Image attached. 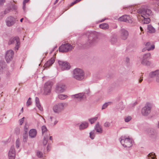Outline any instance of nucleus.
<instances>
[{
  "label": "nucleus",
  "instance_id": "obj_3",
  "mask_svg": "<svg viewBox=\"0 0 159 159\" xmlns=\"http://www.w3.org/2000/svg\"><path fill=\"white\" fill-rule=\"evenodd\" d=\"M120 141L124 147L129 148L132 145V139L129 137L122 136L120 139Z\"/></svg>",
  "mask_w": 159,
  "mask_h": 159
},
{
  "label": "nucleus",
  "instance_id": "obj_54",
  "mask_svg": "<svg viewBox=\"0 0 159 159\" xmlns=\"http://www.w3.org/2000/svg\"><path fill=\"white\" fill-rule=\"evenodd\" d=\"M54 119V117L52 116H50V120L52 122V119Z\"/></svg>",
  "mask_w": 159,
  "mask_h": 159
},
{
  "label": "nucleus",
  "instance_id": "obj_55",
  "mask_svg": "<svg viewBox=\"0 0 159 159\" xmlns=\"http://www.w3.org/2000/svg\"><path fill=\"white\" fill-rule=\"evenodd\" d=\"M156 127L157 128H159V121H158L157 123L156 124Z\"/></svg>",
  "mask_w": 159,
  "mask_h": 159
},
{
  "label": "nucleus",
  "instance_id": "obj_39",
  "mask_svg": "<svg viewBox=\"0 0 159 159\" xmlns=\"http://www.w3.org/2000/svg\"><path fill=\"white\" fill-rule=\"evenodd\" d=\"M30 0H23V7L22 8L24 10H25L26 9L25 7V4L26 3H27Z\"/></svg>",
  "mask_w": 159,
  "mask_h": 159
},
{
  "label": "nucleus",
  "instance_id": "obj_29",
  "mask_svg": "<svg viewBox=\"0 0 159 159\" xmlns=\"http://www.w3.org/2000/svg\"><path fill=\"white\" fill-rule=\"evenodd\" d=\"M99 27L103 30H106L108 29L109 26L106 23L101 24L99 25Z\"/></svg>",
  "mask_w": 159,
  "mask_h": 159
},
{
  "label": "nucleus",
  "instance_id": "obj_26",
  "mask_svg": "<svg viewBox=\"0 0 159 159\" xmlns=\"http://www.w3.org/2000/svg\"><path fill=\"white\" fill-rule=\"evenodd\" d=\"M148 32L152 34L156 32V30L151 25H148L147 26Z\"/></svg>",
  "mask_w": 159,
  "mask_h": 159
},
{
  "label": "nucleus",
  "instance_id": "obj_20",
  "mask_svg": "<svg viewBox=\"0 0 159 159\" xmlns=\"http://www.w3.org/2000/svg\"><path fill=\"white\" fill-rule=\"evenodd\" d=\"M84 93H80L71 96V98L79 100H81L84 98Z\"/></svg>",
  "mask_w": 159,
  "mask_h": 159
},
{
  "label": "nucleus",
  "instance_id": "obj_9",
  "mask_svg": "<svg viewBox=\"0 0 159 159\" xmlns=\"http://www.w3.org/2000/svg\"><path fill=\"white\" fill-rule=\"evenodd\" d=\"M14 52L11 50H7L6 52L5 58L7 63L9 62L13 59Z\"/></svg>",
  "mask_w": 159,
  "mask_h": 159
},
{
  "label": "nucleus",
  "instance_id": "obj_30",
  "mask_svg": "<svg viewBox=\"0 0 159 159\" xmlns=\"http://www.w3.org/2000/svg\"><path fill=\"white\" fill-rule=\"evenodd\" d=\"M10 9L11 10H16L18 9V7L15 4L14 2H13L11 4L10 7Z\"/></svg>",
  "mask_w": 159,
  "mask_h": 159
},
{
  "label": "nucleus",
  "instance_id": "obj_49",
  "mask_svg": "<svg viewBox=\"0 0 159 159\" xmlns=\"http://www.w3.org/2000/svg\"><path fill=\"white\" fill-rule=\"evenodd\" d=\"M35 102L36 105L40 103L39 99L38 97L35 98Z\"/></svg>",
  "mask_w": 159,
  "mask_h": 159
},
{
  "label": "nucleus",
  "instance_id": "obj_61",
  "mask_svg": "<svg viewBox=\"0 0 159 159\" xmlns=\"http://www.w3.org/2000/svg\"><path fill=\"white\" fill-rule=\"evenodd\" d=\"M58 122V121L57 120H55L54 122V124L55 125H56Z\"/></svg>",
  "mask_w": 159,
  "mask_h": 159
},
{
  "label": "nucleus",
  "instance_id": "obj_12",
  "mask_svg": "<svg viewBox=\"0 0 159 159\" xmlns=\"http://www.w3.org/2000/svg\"><path fill=\"white\" fill-rule=\"evenodd\" d=\"M150 78H156V82L159 83V70H157L150 72L149 74Z\"/></svg>",
  "mask_w": 159,
  "mask_h": 159
},
{
  "label": "nucleus",
  "instance_id": "obj_14",
  "mask_svg": "<svg viewBox=\"0 0 159 159\" xmlns=\"http://www.w3.org/2000/svg\"><path fill=\"white\" fill-rule=\"evenodd\" d=\"M10 42L11 44L16 43V45L15 48V50H17L19 48V46L20 44L19 39L18 37H15L11 38L10 39Z\"/></svg>",
  "mask_w": 159,
  "mask_h": 159
},
{
  "label": "nucleus",
  "instance_id": "obj_38",
  "mask_svg": "<svg viewBox=\"0 0 159 159\" xmlns=\"http://www.w3.org/2000/svg\"><path fill=\"white\" fill-rule=\"evenodd\" d=\"M132 119V117L130 116H128L125 117V121L126 122H128Z\"/></svg>",
  "mask_w": 159,
  "mask_h": 159
},
{
  "label": "nucleus",
  "instance_id": "obj_23",
  "mask_svg": "<svg viewBox=\"0 0 159 159\" xmlns=\"http://www.w3.org/2000/svg\"><path fill=\"white\" fill-rule=\"evenodd\" d=\"M95 130L96 132L99 134H101L102 132V126L99 125L98 122L97 123L94 127Z\"/></svg>",
  "mask_w": 159,
  "mask_h": 159
},
{
  "label": "nucleus",
  "instance_id": "obj_16",
  "mask_svg": "<svg viewBox=\"0 0 159 159\" xmlns=\"http://www.w3.org/2000/svg\"><path fill=\"white\" fill-rule=\"evenodd\" d=\"M145 47L142 50L143 52H144L146 50L148 51L153 50L155 48V46L153 44H151L150 42H147L145 45Z\"/></svg>",
  "mask_w": 159,
  "mask_h": 159
},
{
  "label": "nucleus",
  "instance_id": "obj_43",
  "mask_svg": "<svg viewBox=\"0 0 159 159\" xmlns=\"http://www.w3.org/2000/svg\"><path fill=\"white\" fill-rule=\"evenodd\" d=\"M32 103L31 101V98H29L27 101L26 102V105L27 106H29Z\"/></svg>",
  "mask_w": 159,
  "mask_h": 159
},
{
  "label": "nucleus",
  "instance_id": "obj_37",
  "mask_svg": "<svg viewBox=\"0 0 159 159\" xmlns=\"http://www.w3.org/2000/svg\"><path fill=\"white\" fill-rule=\"evenodd\" d=\"M41 129L42 134H43L44 133L46 132L47 131V129L46 126L45 125H43L41 127Z\"/></svg>",
  "mask_w": 159,
  "mask_h": 159
},
{
  "label": "nucleus",
  "instance_id": "obj_62",
  "mask_svg": "<svg viewBox=\"0 0 159 159\" xmlns=\"http://www.w3.org/2000/svg\"><path fill=\"white\" fill-rule=\"evenodd\" d=\"M49 140H52V136H51L49 137Z\"/></svg>",
  "mask_w": 159,
  "mask_h": 159
},
{
  "label": "nucleus",
  "instance_id": "obj_4",
  "mask_svg": "<svg viewBox=\"0 0 159 159\" xmlns=\"http://www.w3.org/2000/svg\"><path fill=\"white\" fill-rule=\"evenodd\" d=\"M152 107V104L149 103H147L141 109V114L145 116H148L151 113Z\"/></svg>",
  "mask_w": 159,
  "mask_h": 159
},
{
  "label": "nucleus",
  "instance_id": "obj_58",
  "mask_svg": "<svg viewBox=\"0 0 159 159\" xmlns=\"http://www.w3.org/2000/svg\"><path fill=\"white\" fill-rule=\"evenodd\" d=\"M140 29L141 31L142 32H143V28L141 26H140Z\"/></svg>",
  "mask_w": 159,
  "mask_h": 159
},
{
  "label": "nucleus",
  "instance_id": "obj_63",
  "mask_svg": "<svg viewBox=\"0 0 159 159\" xmlns=\"http://www.w3.org/2000/svg\"><path fill=\"white\" fill-rule=\"evenodd\" d=\"M157 9H158V10H159V2L158 3V4H157Z\"/></svg>",
  "mask_w": 159,
  "mask_h": 159
},
{
  "label": "nucleus",
  "instance_id": "obj_1",
  "mask_svg": "<svg viewBox=\"0 0 159 159\" xmlns=\"http://www.w3.org/2000/svg\"><path fill=\"white\" fill-rule=\"evenodd\" d=\"M72 77L78 81H82L85 78V73L82 69L79 68H76L73 71Z\"/></svg>",
  "mask_w": 159,
  "mask_h": 159
},
{
  "label": "nucleus",
  "instance_id": "obj_19",
  "mask_svg": "<svg viewBox=\"0 0 159 159\" xmlns=\"http://www.w3.org/2000/svg\"><path fill=\"white\" fill-rule=\"evenodd\" d=\"M120 37L123 40H125L127 38L128 35V32L125 30L122 29L120 31Z\"/></svg>",
  "mask_w": 159,
  "mask_h": 159
},
{
  "label": "nucleus",
  "instance_id": "obj_6",
  "mask_svg": "<svg viewBox=\"0 0 159 159\" xmlns=\"http://www.w3.org/2000/svg\"><path fill=\"white\" fill-rule=\"evenodd\" d=\"M73 47L70 44L66 43L62 45L59 48V51L61 52H66L71 50Z\"/></svg>",
  "mask_w": 159,
  "mask_h": 159
},
{
  "label": "nucleus",
  "instance_id": "obj_64",
  "mask_svg": "<svg viewBox=\"0 0 159 159\" xmlns=\"http://www.w3.org/2000/svg\"><path fill=\"white\" fill-rule=\"evenodd\" d=\"M24 19V18H21V19H20V21L21 22H23V20Z\"/></svg>",
  "mask_w": 159,
  "mask_h": 159
},
{
  "label": "nucleus",
  "instance_id": "obj_50",
  "mask_svg": "<svg viewBox=\"0 0 159 159\" xmlns=\"http://www.w3.org/2000/svg\"><path fill=\"white\" fill-rule=\"evenodd\" d=\"M28 125H27L25 124L24 126V128L25 133H27V131H28Z\"/></svg>",
  "mask_w": 159,
  "mask_h": 159
},
{
  "label": "nucleus",
  "instance_id": "obj_57",
  "mask_svg": "<svg viewBox=\"0 0 159 159\" xmlns=\"http://www.w3.org/2000/svg\"><path fill=\"white\" fill-rule=\"evenodd\" d=\"M59 0H56L54 3V5L56 4L58 1Z\"/></svg>",
  "mask_w": 159,
  "mask_h": 159
},
{
  "label": "nucleus",
  "instance_id": "obj_32",
  "mask_svg": "<svg viewBox=\"0 0 159 159\" xmlns=\"http://www.w3.org/2000/svg\"><path fill=\"white\" fill-rule=\"evenodd\" d=\"M96 132L95 130H92L89 133L90 137L92 139H94L95 135L96 134Z\"/></svg>",
  "mask_w": 159,
  "mask_h": 159
},
{
  "label": "nucleus",
  "instance_id": "obj_51",
  "mask_svg": "<svg viewBox=\"0 0 159 159\" xmlns=\"http://www.w3.org/2000/svg\"><path fill=\"white\" fill-rule=\"evenodd\" d=\"M5 2V0H0V6L2 5Z\"/></svg>",
  "mask_w": 159,
  "mask_h": 159
},
{
  "label": "nucleus",
  "instance_id": "obj_41",
  "mask_svg": "<svg viewBox=\"0 0 159 159\" xmlns=\"http://www.w3.org/2000/svg\"><path fill=\"white\" fill-rule=\"evenodd\" d=\"M125 8L127 9H129L131 10H133L134 9H136V7L135 6H129L127 7H125V8Z\"/></svg>",
  "mask_w": 159,
  "mask_h": 159
},
{
  "label": "nucleus",
  "instance_id": "obj_34",
  "mask_svg": "<svg viewBox=\"0 0 159 159\" xmlns=\"http://www.w3.org/2000/svg\"><path fill=\"white\" fill-rule=\"evenodd\" d=\"M98 117H95L93 118L89 119V121L90 122L91 124H92L94 123L98 119Z\"/></svg>",
  "mask_w": 159,
  "mask_h": 159
},
{
  "label": "nucleus",
  "instance_id": "obj_11",
  "mask_svg": "<svg viewBox=\"0 0 159 159\" xmlns=\"http://www.w3.org/2000/svg\"><path fill=\"white\" fill-rule=\"evenodd\" d=\"M147 134L149 137L151 139H155L157 136V132L155 129L150 128L147 131Z\"/></svg>",
  "mask_w": 159,
  "mask_h": 159
},
{
  "label": "nucleus",
  "instance_id": "obj_47",
  "mask_svg": "<svg viewBox=\"0 0 159 159\" xmlns=\"http://www.w3.org/2000/svg\"><path fill=\"white\" fill-rule=\"evenodd\" d=\"M23 136L24 138L23 141H26L28 137L26 133H25V134H24Z\"/></svg>",
  "mask_w": 159,
  "mask_h": 159
},
{
  "label": "nucleus",
  "instance_id": "obj_17",
  "mask_svg": "<svg viewBox=\"0 0 159 159\" xmlns=\"http://www.w3.org/2000/svg\"><path fill=\"white\" fill-rule=\"evenodd\" d=\"M138 13H140L141 17L149 18L152 14L151 11H138Z\"/></svg>",
  "mask_w": 159,
  "mask_h": 159
},
{
  "label": "nucleus",
  "instance_id": "obj_5",
  "mask_svg": "<svg viewBox=\"0 0 159 159\" xmlns=\"http://www.w3.org/2000/svg\"><path fill=\"white\" fill-rule=\"evenodd\" d=\"M150 57L151 54L149 53L144 54L141 59V63L144 65L150 66L151 63L149 60L150 59Z\"/></svg>",
  "mask_w": 159,
  "mask_h": 159
},
{
  "label": "nucleus",
  "instance_id": "obj_48",
  "mask_svg": "<svg viewBox=\"0 0 159 159\" xmlns=\"http://www.w3.org/2000/svg\"><path fill=\"white\" fill-rule=\"evenodd\" d=\"M117 41L116 39V38H112L111 39V41L112 44H113Z\"/></svg>",
  "mask_w": 159,
  "mask_h": 159
},
{
  "label": "nucleus",
  "instance_id": "obj_60",
  "mask_svg": "<svg viewBox=\"0 0 159 159\" xmlns=\"http://www.w3.org/2000/svg\"><path fill=\"white\" fill-rule=\"evenodd\" d=\"M143 79H140L139 80V83H141L143 80Z\"/></svg>",
  "mask_w": 159,
  "mask_h": 159
},
{
  "label": "nucleus",
  "instance_id": "obj_44",
  "mask_svg": "<svg viewBox=\"0 0 159 159\" xmlns=\"http://www.w3.org/2000/svg\"><path fill=\"white\" fill-rule=\"evenodd\" d=\"M36 105L39 110L41 111H43V108L40 105V103L37 104Z\"/></svg>",
  "mask_w": 159,
  "mask_h": 159
},
{
  "label": "nucleus",
  "instance_id": "obj_22",
  "mask_svg": "<svg viewBox=\"0 0 159 159\" xmlns=\"http://www.w3.org/2000/svg\"><path fill=\"white\" fill-rule=\"evenodd\" d=\"M37 131L35 129H31L29 132V136L31 138H34L37 135Z\"/></svg>",
  "mask_w": 159,
  "mask_h": 159
},
{
  "label": "nucleus",
  "instance_id": "obj_18",
  "mask_svg": "<svg viewBox=\"0 0 159 159\" xmlns=\"http://www.w3.org/2000/svg\"><path fill=\"white\" fill-rule=\"evenodd\" d=\"M9 159H15V151L13 146H11L8 152Z\"/></svg>",
  "mask_w": 159,
  "mask_h": 159
},
{
  "label": "nucleus",
  "instance_id": "obj_28",
  "mask_svg": "<svg viewBox=\"0 0 159 159\" xmlns=\"http://www.w3.org/2000/svg\"><path fill=\"white\" fill-rule=\"evenodd\" d=\"M6 66L5 62L3 61H0V73H2Z\"/></svg>",
  "mask_w": 159,
  "mask_h": 159
},
{
  "label": "nucleus",
  "instance_id": "obj_15",
  "mask_svg": "<svg viewBox=\"0 0 159 159\" xmlns=\"http://www.w3.org/2000/svg\"><path fill=\"white\" fill-rule=\"evenodd\" d=\"M119 20L120 21L125 22L127 23H131L132 22L131 18L129 16L126 15L120 17Z\"/></svg>",
  "mask_w": 159,
  "mask_h": 159
},
{
  "label": "nucleus",
  "instance_id": "obj_27",
  "mask_svg": "<svg viewBox=\"0 0 159 159\" xmlns=\"http://www.w3.org/2000/svg\"><path fill=\"white\" fill-rule=\"evenodd\" d=\"M88 126V123L86 122H82L79 125V129L80 130H83L86 128Z\"/></svg>",
  "mask_w": 159,
  "mask_h": 159
},
{
  "label": "nucleus",
  "instance_id": "obj_59",
  "mask_svg": "<svg viewBox=\"0 0 159 159\" xmlns=\"http://www.w3.org/2000/svg\"><path fill=\"white\" fill-rule=\"evenodd\" d=\"M2 12L4 14V15H5L7 13L6 12V11H2Z\"/></svg>",
  "mask_w": 159,
  "mask_h": 159
},
{
  "label": "nucleus",
  "instance_id": "obj_7",
  "mask_svg": "<svg viewBox=\"0 0 159 159\" xmlns=\"http://www.w3.org/2000/svg\"><path fill=\"white\" fill-rule=\"evenodd\" d=\"M66 89V87L65 84L59 83L56 85V91L58 93H62L65 91Z\"/></svg>",
  "mask_w": 159,
  "mask_h": 159
},
{
  "label": "nucleus",
  "instance_id": "obj_8",
  "mask_svg": "<svg viewBox=\"0 0 159 159\" xmlns=\"http://www.w3.org/2000/svg\"><path fill=\"white\" fill-rule=\"evenodd\" d=\"M52 84L50 81H48L44 85V93L45 95H49L51 93Z\"/></svg>",
  "mask_w": 159,
  "mask_h": 159
},
{
  "label": "nucleus",
  "instance_id": "obj_21",
  "mask_svg": "<svg viewBox=\"0 0 159 159\" xmlns=\"http://www.w3.org/2000/svg\"><path fill=\"white\" fill-rule=\"evenodd\" d=\"M54 57L51 58L45 63L44 67L45 68H49V66H51L54 62Z\"/></svg>",
  "mask_w": 159,
  "mask_h": 159
},
{
  "label": "nucleus",
  "instance_id": "obj_46",
  "mask_svg": "<svg viewBox=\"0 0 159 159\" xmlns=\"http://www.w3.org/2000/svg\"><path fill=\"white\" fill-rule=\"evenodd\" d=\"M24 117H23L21 119H20L19 120V124L20 125H21L24 121Z\"/></svg>",
  "mask_w": 159,
  "mask_h": 159
},
{
  "label": "nucleus",
  "instance_id": "obj_40",
  "mask_svg": "<svg viewBox=\"0 0 159 159\" xmlns=\"http://www.w3.org/2000/svg\"><path fill=\"white\" fill-rule=\"evenodd\" d=\"M37 156L41 158L43 157V153L39 151H37L36 154Z\"/></svg>",
  "mask_w": 159,
  "mask_h": 159
},
{
  "label": "nucleus",
  "instance_id": "obj_36",
  "mask_svg": "<svg viewBox=\"0 0 159 159\" xmlns=\"http://www.w3.org/2000/svg\"><path fill=\"white\" fill-rule=\"evenodd\" d=\"M48 136L44 137L43 142V144L44 146L47 144L48 143Z\"/></svg>",
  "mask_w": 159,
  "mask_h": 159
},
{
  "label": "nucleus",
  "instance_id": "obj_31",
  "mask_svg": "<svg viewBox=\"0 0 159 159\" xmlns=\"http://www.w3.org/2000/svg\"><path fill=\"white\" fill-rule=\"evenodd\" d=\"M67 95L64 94H60L58 95V98L61 100H65L68 98Z\"/></svg>",
  "mask_w": 159,
  "mask_h": 159
},
{
  "label": "nucleus",
  "instance_id": "obj_24",
  "mask_svg": "<svg viewBox=\"0 0 159 159\" xmlns=\"http://www.w3.org/2000/svg\"><path fill=\"white\" fill-rule=\"evenodd\" d=\"M140 21L142 24H148L150 22V20L149 18L143 16L141 18Z\"/></svg>",
  "mask_w": 159,
  "mask_h": 159
},
{
  "label": "nucleus",
  "instance_id": "obj_52",
  "mask_svg": "<svg viewBox=\"0 0 159 159\" xmlns=\"http://www.w3.org/2000/svg\"><path fill=\"white\" fill-rule=\"evenodd\" d=\"M107 18H105L104 19H102V20H99L98 21V23L104 21L106 20H107Z\"/></svg>",
  "mask_w": 159,
  "mask_h": 159
},
{
  "label": "nucleus",
  "instance_id": "obj_35",
  "mask_svg": "<svg viewBox=\"0 0 159 159\" xmlns=\"http://www.w3.org/2000/svg\"><path fill=\"white\" fill-rule=\"evenodd\" d=\"M111 102H107L105 103V104H104L103 105L102 108V109L103 110V109H105L109 105H111Z\"/></svg>",
  "mask_w": 159,
  "mask_h": 159
},
{
  "label": "nucleus",
  "instance_id": "obj_2",
  "mask_svg": "<svg viewBox=\"0 0 159 159\" xmlns=\"http://www.w3.org/2000/svg\"><path fill=\"white\" fill-rule=\"evenodd\" d=\"M67 106L65 102H59L55 104L52 107V110L56 114H59L62 112Z\"/></svg>",
  "mask_w": 159,
  "mask_h": 159
},
{
  "label": "nucleus",
  "instance_id": "obj_33",
  "mask_svg": "<svg viewBox=\"0 0 159 159\" xmlns=\"http://www.w3.org/2000/svg\"><path fill=\"white\" fill-rule=\"evenodd\" d=\"M147 157L148 159H156L155 154L153 153H149Z\"/></svg>",
  "mask_w": 159,
  "mask_h": 159
},
{
  "label": "nucleus",
  "instance_id": "obj_56",
  "mask_svg": "<svg viewBox=\"0 0 159 159\" xmlns=\"http://www.w3.org/2000/svg\"><path fill=\"white\" fill-rule=\"evenodd\" d=\"M140 10H150L149 9L147 8H143L142 9H141Z\"/></svg>",
  "mask_w": 159,
  "mask_h": 159
},
{
  "label": "nucleus",
  "instance_id": "obj_45",
  "mask_svg": "<svg viewBox=\"0 0 159 159\" xmlns=\"http://www.w3.org/2000/svg\"><path fill=\"white\" fill-rule=\"evenodd\" d=\"M111 125V123L108 122H106L104 124V126L105 127H109Z\"/></svg>",
  "mask_w": 159,
  "mask_h": 159
},
{
  "label": "nucleus",
  "instance_id": "obj_42",
  "mask_svg": "<svg viewBox=\"0 0 159 159\" xmlns=\"http://www.w3.org/2000/svg\"><path fill=\"white\" fill-rule=\"evenodd\" d=\"M16 148H19L20 145V142L18 139L16 140Z\"/></svg>",
  "mask_w": 159,
  "mask_h": 159
},
{
  "label": "nucleus",
  "instance_id": "obj_53",
  "mask_svg": "<svg viewBox=\"0 0 159 159\" xmlns=\"http://www.w3.org/2000/svg\"><path fill=\"white\" fill-rule=\"evenodd\" d=\"M127 63H129V59L128 57H126L125 59Z\"/></svg>",
  "mask_w": 159,
  "mask_h": 159
},
{
  "label": "nucleus",
  "instance_id": "obj_10",
  "mask_svg": "<svg viewBox=\"0 0 159 159\" xmlns=\"http://www.w3.org/2000/svg\"><path fill=\"white\" fill-rule=\"evenodd\" d=\"M16 19L15 18L10 16L6 20L5 22L7 26L11 27L16 23Z\"/></svg>",
  "mask_w": 159,
  "mask_h": 159
},
{
  "label": "nucleus",
  "instance_id": "obj_25",
  "mask_svg": "<svg viewBox=\"0 0 159 159\" xmlns=\"http://www.w3.org/2000/svg\"><path fill=\"white\" fill-rule=\"evenodd\" d=\"M96 40L95 39L93 38L91 36H89V39L88 42V44L90 46L93 45L96 43Z\"/></svg>",
  "mask_w": 159,
  "mask_h": 159
},
{
  "label": "nucleus",
  "instance_id": "obj_13",
  "mask_svg": "<svg viewBox=\"0 0 159 159\" xmlns=\"http://www.w3.org/2000/svg\"><path fill=\"white\" fill-rule=\"evenodd\" d=\"M58 62L61 70H69L70 67L69 63L67 62L59 61Z\"/></svg>",
  "mask_w": 159,
  "mask_h": 159
}]
</instances>
